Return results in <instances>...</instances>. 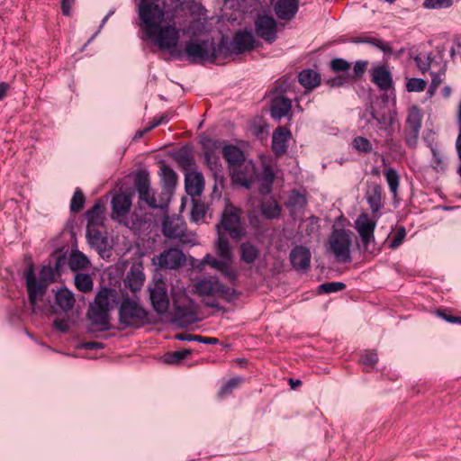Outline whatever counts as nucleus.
<instances>
[{
  "instance_id": "obj_1",
  "label": "nucleus",
  "mask_w": 461,
  "mask_h": 461,
  "mask_svg": "<svg viewBox=\"0 0 461 461\" xmlns=\"http://www.w3.org/2000/svg\"><path fill=\"white\" fill-rule=\"evenodd\" d=\"M165 8H153L149 10L148 5L142 6L140 11V27L145 37L161 50H170L177 45L179 41V30L176 25L167 24L161 26L165 16Z\"/></svg>"
},
{
  "instance_id": "obj_2",
  "label": "nucleus",
  "mask_w": 461,
  "mask_h": 461,
  "mask_svg": "<svg viewBox=\"0 0 461 461\" xmlns=\"http://www.w3.org/2000/svg\"><path fill=\"white\" fill-rule=\"evenodd\" d=\"M224 47L225 41L223 40L218 45L212 40L201 41L191 40L185 46V53L193 63L204 60L213 61L222 52Z\"/></svg>"
},
{
  "instance_id": "obj_3",
  "label": "nucleus",
  "mask_w": 461,
  "mask_h": 461,
  "mask_svg": "<svg viewBox=\"0 0 461 461\" xmlns=\"http://www.w3.org/2000/svg\"><path fill=\"white\" fill-rule=\"evenodd\" d=\"M218 231L222 229L228 232L232 240L241 239L245 233V227L241 221V210L234 206L229 200L221 214L220 222L217 224Z\"/></svg>"
},
{
  "instance_id": "obj_4",
  "label": "nucleus",
  "mask_w": 461,
  "mask_h": 461,
  "mask_svg": "<svg viewBox=\"0 0 461 461\" xmlns=\"http://www.w3.org/2000/svg\"><path fill=\"white\" fill-rule=\"evenodd\" d=\"M149 312L139 303L124 298L119 306V322L124 327L140 328L147 321Z\"/></svg>"
},
{
  "instance_id": "obj_5",
  "label": "nucleus",
  "mask_w": 461,
  "mask_h": 461,
  "mask_svg": "<svg viewBox=\"0 0 461 461\" xmlns=\"http://www.w3.org/2000/svg\"><path fill=\"white\" fill-rule=\"evenodd\" d=\"M194 292L199 295L218 296L231 302L239 295L237 291L221 284L217 277L210 276L198 280L194 285Z\"/></svg>"
},
{
  "instance_id": "obj_6",
  "label": "nucleus",
  "mask_w": 461,
  "mask_h": 461,
  "mask_svg": "<svg viewBox=\"0 0 461 461\" xmlns=\"http://www.w3.org/2000/svg\"><path fill=\"white\" fill-rule=\"evenodd\" d=\"M351 244L352 239L349 230H334L330 237V250L339 262L348 263L351 261Z\"/></svg>"
},
{
  "instance_id": "obj_7",
  "label": "nucleus",
  "mask_w": 461,
  "mask_h": 461,
  "mask_svg": "<svg viewBox=\"0 0 461 461\" xmlns=\"http://www.w3.org/2000/svg\"><path fill=\"white\" fill-rule=\"evenodd\" d=\"M172 315V321L182 328L198 321L194 303L188 296H182L174 300Z\"/></svg>"
},
{
  "instance_id": "obj_8",
  "label": "nucleus",
  "mask_w": 461,
  "mask_h": 461,
  "mask_svg": "<svg viewBox=\"0 0 461 461\" xmlns=\"http://www.w3.org/2000/svg\"><path fill=\"white\" fill-rule=\"evenodd\" d=\"M134 186L139 195L140 202L145 203L151 209H166L167 202L158 203L157 199L150 191L149 175L147 170L137 173Z\"/></svg>"
},
{
  "instance_id": "obj_9",
  "label": "nucleus",
  "mask_w": 461,
  "mask_h": 461,
  "mask_svg": "<svg viewBox=\"0 0 461 461\" xmlns=\"http://www.w3.org/2000/svg\"><path fill=\"white\" fill-rule=\"evenodd\" d=\"M376 220L372 219L366 213H361L355 221V229L357 230L365 251L370 253H378L380 249H369V246L375 243V230L376 228Z\"/></svg>"
},
{
  "instance_id": "obj_10",
  "label": "nucleus",
  "mask_w": 461,
  "mask_h": 461,
  "mask_svg": "<svg viewBox=\"0 0 461 461\" xmlns=\"http://www.w3.org/2000/svg\"><path fill=\"white\" fill-rule=\"evenodd\" d=\"M148 288L153 310L159 315L167 313L169 308V297L166 281L159 278L149 284Z\"/></svg>"
},
{
  "instance_id": "obj_11",
  "label": "nucleus",
  "mask_w": 461,
  "mask_h": 461,
  "mask_svg": "<svg viewBox=\"0 0 461 461\" xmlns=\"http://www.w3.org/2000/svg\"><path fill=\"white\" fill-rule=\"evenodd\" d=\"M255 31L259 38L269 44L276 40V22L270 15L258 14L255 21Z\"/></svg>"
},
{
  "instance_id": "obj_12",
  "label": "nucleus",
  "mask_w": 461,
  "mask_h": 461,
  "mask_svg": "<svg viewBox=\"0 0 461 461\" xmlns=\"http://www.w3.org/2000/svg\"><path fill=\"white\" fill-rule=\"evenodd\" d=\"M255 44V37L251 31L244 30L238 31L231 41L230 48L225 45L224 48H227L230 50V53L234 54H243L247 51H250L254 49Z\"/></svg>"
},
{
  "instance_id": "obj_13",
  "label": "nucleus",
  "mask_w": 461,
  "mask_h": 461,
  "mask_svg": "<svg viewBox=\"0 0 461 461\" xmlns=\"http://www.w3.org/2000/svg\"><path fill=\"white\" fill-rule=\"evenodd\" d=\"M255 164L252 160L244 162L242 167H230V173L231 179L235 184H239L246 188H250L253 176L255 175Z\"/></svg>"
},
{
  "instance_id": "obj_14",
  "label": "nucleus",
  "mask_w": 461,
  "mask_h": 461,
  "mask_svg": "<svg viewBox=\"0 0 461 461\" xmlns=\"http://www.w3.org/2000/svg\"><path fill=\"white\" fill-rule=\"evenodd\" d=\"M185 262V254L176 248L164 250L158 257L157 265L162 269H176Z\"/></svg>"
},
{
  "instance_id": "obj_15",
  "label": "nucleus",
  "mask_w": 461,
  "mask_h": 461,
  "mask_svg": "<svg viewBox=\"0 0 461 461\" xmlns=\"http://www.w3.org/2000/svg\"><path fill=\"white\" fill-rule=\"evenodd\" d=\"M186 229L185 223L179 217L165 215L162 220L161 230L168 239L182 238Z\"/></svg>"
},
{
  "instance_id": "obj_16",
  "label": "nucleus",
  "mask_w": 461,
  "mask_h": 461,
  "mask_svg": "<svg viewBox=\"0 0 461 461\" xmlns=\"http://www.w3.org/2000/svg\"><path fill=\"white\" fill-rule=\"evenodd\" d=\"M312 254L310 249L303 245L294 247L289 254L293 267L297 271H305L310 267Z\"/></svg>"
},
{
  "instance_id": "obj_17",
  "label": "nucleus",
  "mask_w": 461,
  "mask_h": 461,
  "mask_svg": "<svg viewBox=\"0 0 461 461\" xmlns=\"http://www.w3.org/2000/svg\"><path fill=\"white\" fill-rule=\"evenodd\" d=\"M291 138V131L285 126H279L274 131L271 148L276 157H281L286 153L288 148L287 142Z\"/></svg>"
},
{
  "instance_id": "obj_18",
  "label": "nucleus",
  "mask_w": 461,
  "mask_h": 461,
  "mask_svg": "<svg viewBox=\"0 0 461 461\" xmlns=\"http://www.w3.org/2000/svg\"><path fill=\"white\" fill-rule=\"evenodd\" d=\"M145 281V275L143 273V266L140 262H134L130 270L128 271L123 283L125 287L131 292L136 293L141 290Z\"/></svg>"
},
{
  "instance_id": "obj_19",
  "label": "nucleus",
  "mask_w": 461,
  "mask_h": 461,
  "mask_svg": "<svg viewBox=\"0 0 461 461\" xmlns=\"http://www.w3.org/2000/svg\"><path fill=\"white\" fill-rule=\"evenodd\" d=\"M371 81L382 91L390 90L393 86L392 74L384 65H378L370 70Z\"/></svg>"
},
{
  "instance_id": "obj_20",
  "label": "nucleus",
  "mask_w": 461,
  "mask_h": 461,
  "mask_svg": "<svg viewBox=\"0 0 461 461\" xmlns=\"http://www.w3.org/2000/svg\"><path fill=\"white\" fill-rule=\"evenodd\" d=\"M112 204V218L121 221L125 218L131 207V198L125 194H115L111 202Z\"/></svg>"
},
{
  "instance_id": "obj_21",
  "label": "nucleus",
  "mask_w": 461,
  "mask_h": 461,
  "mask_svg": "<svg viewBox=\"0 0 461 461\" xmlns=\"http://www.w3.org/2000/svg\"><path fill=\"white\" fill-rule=\"evenodd\" d=\"M102 224L87 223L86 230V238L90 247L101 253L107 248V238L103 236L99 227Z\"/></svg>"
},
{
  "instance_id": "obj_22",
  "label": "nucleus",
  "mask_w": 461,
  "mask_h": 461,
  "mask_svg": "<svg viewBox=\"0 0 461 461\" xmlns=\"http://www.w3.org/2000/svg\"><path fill=\"white\" fill-rule=\"evenodd\" d=\"M25 279L29 302L32 305H35L37 303V296L42 295L45 293L47 284H42L43 282L37 281L35 274L32 267L26 271Z\"/></svg>"
},
{
  "instance_id": "obj_23",
  "label": "nucleus",
  "mask_w": 461,
  "mask_h": 461,
  "mask_svg": "<svg viewBox=\"0 0 461 461\" xmlns=\"http://www.w3.org/2000/svg\"><path fill=\"white\" fill-rule=\"evenodd\" d=\"M292 109V101L284 95L272 98L270 103V115L274 120L280 121L289 115Z\"/></svg>"
},
{
  "instance_id": "obj_24",
  "label": "nucleus",
  "mask_w": 461,
  "mask_h": 461,
  "mask_svg": "<svg viewBox=\"0 0 461 461\" xmlns=\"http://www.w3.org/2000/svg\"><path fill=\"white\" fill-rule=\"evenodd\" d=\"M119 293L111 287L101 288L95 295L94 303L110 312L118 304Z\"/></svg>"
},
{
  "instance_id": "obj_25",
  "label": "nucleus",
  "mask_w": 461,
  "mask_h": 461,
  "mask_svg": "<svg viewBox=\"0 0 461 461\" xmlns=\"http://www.w3.org/2000/svg\"><path fill=\"white\" fill-rule=\"evenodd\" d=\"M299 9V0H276L274 5L276 15L281 20H292Z\"/></svg>"
},
{
  "instance_id": "obj_26",
  "label": "nucleus",
  "mask_w": 461,
  "mask_h": 461,
  "mask_svg": "<svg viewBox=\"0 0 461 461\" xmlns=\"http://www.w3.org/2000/svg\"><path fill=\"white\" fill-rule=\"evenodd\" d=\"M87 317L94 326H101L100 330H108L109 327V312L106 309L92 303L89 307Z\"/></svg>"
},
{
  "instance_id": "obj_27",
  "label": "nucleus",
  "mask_w": 461,
  "mask_h": 461,
  "mask_svg": "<svg viewBox=\"0 0 461 461\" xmlns=\"http://www.w3.org/2000/svg\"><path fill=\"white\" fill-rule=\"evenodd\" d=\"M222 156L229 164V169L235 167H242L246 162V157L242 149L235 145H225L222 148Z\"/></svg>"
},
{
  "instance_id": "obj_28",
  "label": "nucleus",
  "mask_w": 461,
  "mask_h": 461,
  "mask_svg": "<svg viewBox=\"0 0 461 461\" xmlns=\"http://www.w3.org/2000/svg\"><path fill=\"white\" fill-rule=\"evenodd\" d=\"M366 199L371 212L373 213L378 212L384 206L382 186L378 184L369 186L366 193Z\"/></svg>"
},
{
  "instance_id": "obj_29",
  "label": "nucleus",
  "mask_w": 461,
  "mask_h": 461,
  "mask_svg": "<svg viewBox=\"0 0 461 461\" xmlns=\"http://www.w3.org/2000/svg\"><path fill=\"white\" fill-rule=\"evenodd\" d=\"M202 264L210 266L212 268L221 272L226 276L235 277V275L230 269V260L228 259H218L211 254H206L202 260Z\"/></svg>"
},
{
  "instance_id": "obj_30",
  "label": "nucleus",
  "mask_w": 461,
  "mask_h": 461,
  "mask_svg": "<svg viewBox=\"0 0 461 461\" xmlns=\"http://www.w3.org/2000/svg\"><path fill=\"white\" fill-rule=\"evenodd\" d=\"M186 193L191 196H199L204 188V179L202 173L187 175L185 179Z\"/></svg>"
},
{
  "instance_id": "obj_31",
  "label": "nucleus",
  "mask_w": 461,
  "mask_h": 461,
  "mask_svg": "<svg viewBox=\"0 0 461 461\" xmlns=\"http://www.w3.org/2000/svg\"><path fill=\"white\" fill-rule=\"evenodd\" d=\"M68 265L71 271L87 270L91 266L89 258L80 250L73 249L68 258Z\"/></svg>"
},
{
  "instance_id": "obj_32",
  "label": "nucleus",
  "mask_w": 461,
  "mask_h": 461,
  "mask_svg": "<svg viewBox=\"0 0 461 461\" xmlns=\"http://www.w3.org/2000/svg\"><path fill=\"white\" fill-rule=\"evenodd\" d=\"M55 303L63 312H68L74 307L76 299L74 294L64 287L56 292Z\"/></svg>"
},
{
  "instance_id": "obj_33",
  "label": "nucleus",
  "mask_w": 461,
  "mask_h": 461,
  "mask_svg": "<svg viewBox=\"0 0 461 461\" xmlns=\"http://www.w3.org/2000/svg\"><path fill=\"white\" fill-rule=\"evenodd\" d=\"M298 81L304 88L312 90L321 84V75L311 68L303 69L298 75Z\"/></svg>"
},
{
  "instance_id": "obj_34",
  "label": "nucleus",
  "mask_w": 461,
  "mask_h": 461,
  "mask_svg": "<svg viewBox=\"0 0 461 461\" xmlns=\"http://www.w3.org/2000/svg\"><path fill=\"white\" fill-rule=\"evenodd\" d=\"M276 178V174L270 165H264L260 178L259 192L262 194H268Z\"/></svg>"
},
{
  "instance_id": "obj_35",
  "label": "nucleus",
  "mask_w": 461,
  "mask_h": 461,
  "mask_svg": "<svg viewBox=\"0 0 461 461\" xmlns=\"http://www.w3.org/2000/svg\"><path fill=\"white\" fill-rule=\"evenodd\" d=\"M161 181L167 194H172V191L176 185L177 176L176 172L167 165L161 167Z\"/></svg>"
},
{
  "instance_id": "obj_36",
  "label": "nucleus",
  "mask_w": 461,
  "mask_h": 461,
  "mask_svg": "<svg viewBox=\"0 0 461 461\" xmlns=\"http://www.w3.org/2000/svg\"><path fill=\"white\" fill-rule=\"evenodd\" d=\"M259 254L258 248L250 241H245L240 244V258L246 264H253Z\"/></svg>"
},
{
  "instance_id": "obj_37",
  "label": "nucleus",
  "mask_w": 461,
  "mask_h": 461,
  "mask_svg": "<svg viewBox=\"0 0 461 461\" xmlns=\"http://www.w3.org/2000/svg\"><path fill=\"white\" fill-rule=\"evenodd\" d=\"M215 247H216L217 254L221 258L228 259L230 261L231 250H230V242L224 235L221 234V232H219V235H218V238H217V240L215 243Z\"/></svg>"
},
{
  "instance_id": "obj_38",
  "label": "nucleus",
  "mask_w": 461,
  "mask_h": 461,
  "mask_svg": "<svg viewBox=\"0 0 461 461\" xmlns=\"http://www.w3.org/2000/svg\"><path fill=\"white\" fill-rule=\"evenodd\" d=\"M74 284L77 289L82 293H88L93 290L94 282L90 275L77 273L74 277Z\"/></svg>"
},
{
  "instance_id": "obj_39",
  "label": "nucleus",
  "mask_w": 461,
  "mask_h": 461,
  "mask_svg": "<svg viewBox=\"0 0 461 461\" xmlns=\"http://www.w3.org/2000/svg\"><path fill=\"white\" fill-rule=\"evenodd\" d=\"M104 212V204L101 201H96L86 215L87 223L102 224V215Z\"/></svg>"
},
{
  "instance_id": "obj_40",
  "label": "nucleus",
  "mask_w": 461,
  "mask_h": 461,
  "mask_svg": "<svg viewBox=\"0 0 461 461\" xmlns=\"http://www.w3.org/2000/svg\"><path fill=\"white\" fill-rule=\"evenodd\" d=\"M421 122L422 117L420 110L413 106L407 115L405 130L420 131Z\"/></svg>"
},
{
  "instance_id": "obj_41",
  "label": "nucleus",
  "mask_w": 461,
  "mask_h": 461,
  "mask_svg": "<svg viewBox=\"0 0 461 461\" xmlns=\"http://www.w3.org/2000/svg\"><path fill=\"white\" fill-rule=\"evenodd\" d=\"M261 213L267 219H277L280 216L281 209L276 201H267L261 205Z\"/></svg>"
},
{
  "instance_id": "obj_42",
  "label": "nucleus",
  "mask_w": 461,
  "mask_h": 461,
  "mask_svg": "<svg viewBox=\"0 0 461 461\" xmlns=\"http://www.w3.org/2000/svg\"><path fill=\"white\" fill-rule=\"evenodd\" d=\"M208 206L197 200H193L191 210V221L194 222L202 221L207 213Z\"/></svg>"
},
{
  "instance_id": "obj_43",
  "label": "nucleus",
  "mask_w": 461,
  "mask_h": 461,
  "mask_svg": "<svg viewBox=\"0 0 461 461\" xmlns=\"http://www.w3.org/2000/svg\"><path fill=\"white\" fill-rule=\"evenodd\" d=\"M384 175L388 184L390 192L393 195H396L399 187V175L397 171L394 168L390 167L384 170Z\"/></svg>"
},
{
  "instance_id": "obj_44",
  "label": "nucleus",
  "mask_w": 461,
  "mask_h": 461,
  "mask_svg": "<svg viewBox=\"0 0 461 461\" xmlns=\"http://www.w3.org/2000/svg\"><path fill=\"white\" fill-rule=\"evenodd\" d=\"M191 355L190 349L176 350L164 355V362L167 364H178Z\"/></svg>"
},
{
  "instance_id": "obj_45",
  "label": "nucleus",
  "mask_w": 461,
  "mask_h": 461,
  "mask_svg": "<svg viewBox=\"0 0 461 461\" xmlns=\"http://www.w3.org/2000/svg\"><path fill=\"white\" fill-rule=\"evenodd\" d=\"M346 285L342 282H326L320 285L317 288L318 294H333L342 291Z\"/></svg>"
},
{
  "instance_id": "obj_46",
  "label": "nucleus",
  "mask_w": 461,
  "mask_h": 461,
  "mask_svg": "<svg viewBox=\"0 0 461 461\" xmlns=\"http://www.w3.org/2000/svg\"><path fill=\"white\" fill-rule=\"evenodd\" d=\"M352 146L358 152L370 153L373 150V145L369 140L365 137L357 136L352 141Z\"/></svg>"
},
{
  "instance_id": "obj_47",
  "label": "nucleus",
  "mask_w": 461,
  "mask_h": 461,
  "mask_svg": "<svg viewBox=\"0 0 461 461\" xmlns=\"http://www.w3.org/2000/svg\"><path fill=\"white\" fill-rule=\"evenodd\" d=\"M58 274L53 270L51 264L43 265L40 270V280L45 284L55 281Z\"/></svg>"
},
{
  "instance_id": "obj_48",
  "label": "nucleus",
  "mask_w": 461,
  "mask_h": 461,
  "mask_svg": "<svg viewBox=\"0 0 461 461\" xmlns=\"http://www.w3.org/2000/svg\"><path fill=\"white\" fill-rule=\"evenodd\" d=\"M85 204V196L82 191L77 188L70 201V210L74 212H79Z\"/></svg>"
},
{
  "instance_id": "obj_49",
  "label": "nucleus",
  "mask_w": 461,
  "mask_h": 461,
  "mask_svg": "<svg viewBox=\"0 0 461 461\" xmlns=\"http://www.w3.org/2000/svg\"><path fill=\"white\" fill-rule=\"evenodd\" d=\"M350 68L351 64L342 58H335L330 61V68L335 73H348Z\"/></svg>"
},
{
  "instance_id": "obj_50",
  "label": "nucleus",
  "mask_w": 461,
  "mask_h": 461,
  "mask_svg": "<svg viewBox=\"0 0 461 461\" xmlns=\"http://www.w3.org/2000/svg\"><path fill=\"white\" fill-rule=\"evenodd\" d=\"M427 82L422 78L412 77L406 83L408 92H421L425 89Z\"/></svg>"
},
{
  "instance_id": "obj_51",
  "label": "nucleus",
  "mask_w": 461,
  "mask_h": 461,
  "mask_svg": "<svg viewBox=\"0 0 461 461\" xmlns=\"http://www.w3.org/2000/svg\"><path fill=\"white\" fill-rule=\"evenodd\" d=\"M376 122L378 125L381 126V129L384 130L387 132L388 136H392V125L393 123V117L390 113H381Z\"/></svg>"
},
{
  "instance_id": "obj_52",
  "label": "nucleus",
  "mask_w": 461,
  "mask_h": 461,
  "mask_svg": "<svg viewBox=\"0 0 461 461\" xmlns=\"http://www.w3.org/2000/svg\"><path fill=\"white\" fill-rule=\"evenodd\" d=\"M406 237V230L403 226H401L397 229L396 233L393 235V239L390 241L389 248L391 249H396L400 247Z\"/></svg>"
},
{
  "instance_id": "obj_53",
  "label": "nucleus",
  "mask_w": 461,
  "mask_h": 461,
  "mask_svg": "<svg viewBox=\"0 0 461 461\" xmlns=\"http://www.w3.org/2000/svg\"><path fill=\"white\" fill-rule=\"evenodd\" d=\"M453 0H424L422 6L426 9H441L451 6Z\"/></svg>"
},
{
  "instance_id": "obj_54",
  "label": "nucleus",
  "mask_w": 461,
  "mask_h": 461,
  "mask_svg": "<svg viewBox=\"0 0 461 461\" xmlns=\"http://www.w3.org/2000/svg\"><path fill=\"white\" fill-rule=\"evenodd\" d=\"M350 81V75L343 74L334 77L329 78L326 84L330 87H339L348 84Z\"/></svg>"
},
{
  "instance_id": "obj_55",
  "label": "nucleus",
  "mask_w": 461,
  "mask_h": 461,
  "mask_svg": "<svg viewBox=\"0 0 461 461\" xmlns=\"http://www.w3.org/2000/svg\"><path fill=\"white\" fill-rule=\"evenodd\" d=\"M414 59H415L417 67L422 72H425L426 70H428L430 68L433 58L431 57V54H429V55L419 54L414 58Z\"/></svg>"
},
{
  "instance_id": "obj_56",
  "label": "nucleus",
  "mask_w": 461,
  "mask_h": 461,
  "mask_svg": "<svg viewBox=\"0 0 461 461\" xmlns=\"http://www.w3.org/2000/svg\"><path fill=\"white\" fill-rule=\"evenodd\" d=\"M242 382L241 377H232L230 380H228L226 383L222 384V386L220 389L221 394H227L230 393L233 389L237 388L239 384Z\"/></svg>"
},
{
  "instance_id": "obj_57",
  "label": "nucleus",
  "mask_w": 461,
  "mask_h": 461,
  "mask_svg": "<svg viewBox=\"0 0 461 461\" xmlns=\"http://www.w3.org/2000/svg\"><path fill=\"white\" fill-rule=\"evenodd\" d=\"M378 361L377 353L374 350H366L361 356V362L369 367H374Z\"/></svg>"
},
{
  "instance_id": "obj_58",
  "label": "nucleus",
  "mask_w": 461,
  "mask_h": 461,
  "mask_svg": "<svg viewBox=\"0 0 461 461\" xmlns=\"http://www.w3.org/2000/svg\"><path fill=\"white\" fill-rule=\"evenodd\" d=\"M52 257L55 258V263L51 265L53 270L58 274V276L61 275V268L66 264L67 258L65 254H61L59 251H55L52 254Z\"/></svg>"
},
{
  "instance_id": "obj_59",
  "label": "nucleus",
  "mask_w": 461,
  "mask_h": 461,
  "mask_svg": "<svg viewBox=\"0 0 461 461\" xmlns=\"http://www.w3.org/2000/svg\"><path fill=\"white\" fill-rule=\"evenodd\" d=\"M204 158L211 170L215 172L221 170V165L220 163V158L216 154H211V152L204 153Z\"/></svg>"
},
{
  "instance_id": "obj_60",
  "label": "nucleus",
  "mask_w": 461,
  "mask_h": 461,
  "mask_svg": "<svg viewBox=\"0 0 461 461\" xmlns=\"http://www.w3.org/2000/svg\"><path fill=\"white\" fill-rule=\"evenodd\" d=\"M367 67V61L366 60H357L354 64L353 68V75L350 76L351 79H358L360 78L366 72Z\"/></svg>"
},
{
  "instance_id": "obj_61",
  "label": "nucleus",
  "mask_w": 461,
  "mask_h": 461,
  "mask_svg": "<svg viewBox=\"0 0 461 461\" xmlns=\"http://www.w3.org/2000/svg\"><path fill=\"white\" fill-rule=\"evenodd\" d=\"M436 315L449 323H461V317L453 316L448 310L438 309L435 312Z\"/></svg>"
},
{
  "instance_id": "obj_62",
  "label": "nucleus",
  "mask_w": 461,
  "mask_h": 461,
  "mask_svg": "<svg viewBox=\"0 0 461 461\" xmlns=\"http://www.w3.org/2000/svg\"><path fill=\"white\" fill-rule=\"evenodd\" d=\"M420 131L405 130V141L408 147L415 148L418 142Z\"/></svg>"
},
{
  "instance_id": "obj_63",
  "label": "nucleus",
  "mask_w": 461,
  "mask_h": 461,
  "mask_svg": "<svg viewBox=\"0 0 461 461\" xmlns=\"http://www.w3.org/2000/svg\"><path fill=\"white\" fill-rule=\"evenodd\" d=\"M148 5L149 10L153 12V8H165L163 1L160 0H140L138 4V15L142 6Z\"/></svg>"
},
{
  "instance_id": "obj_64",
  "label": "nucleus",
  "mask_w": 461,
  "mask_h": 461,
  "mask_svg": "<svg viewBox=\"0 0 461 461\" xmlns=\"http://www.w3.org/2000/svg\"><path fill=\"white\" fill-rule=\"evenodd\" d=\"M203 149L204 153L215 154V151L221 148V141L220 140H212L209 139L203 142Z\"/></svg>"
}]
</instances>
